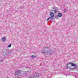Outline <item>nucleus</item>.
Returning <instances> with one entry per match:
<instances>
[{
  "instance_id": "f257e3e1",
  "label": "nucleus",
  "mask_w": 78,
  "mask_h": 78,
  "mask_svg": "<svg viewBox=\"0 0 78 78\" xmlns=\"http://www.w3.org/2000/svg\"><path fill=\"white\" fill-rule=\"evenodd\" d=\"M69 64H71V66H73V67L74 66L76 65L74 64L73 63H72V62H69V63H68L67 64H66V69H68V68H69L68 65H69Z\"/></svg>"
},
{
  "instance_id": "f03ea898",
  "label": "nucleus",
  "mask_w": 78,
  "mask_h": 78,
  "mask_svg": "<svg viewBox=\"0 0 78 78\" xmlns=\"http://www.w3.org/2000/svg\"><path fill=\"white\" fill-rule=\"evenodd\" d=\"M50 15L51 16V17H50V18L52 20H53V17H54V13H53L52 12H51L50 13Z\"/></svg>"
},
{
  "instance_id": "7ed1b4c3",
  "label": "nucleus",
  "mask_w": 78,
  "mask_h": 78,
  "mask_svg": "<svg viewBox=\"0 0 78 78\" xmlns=\"http://www.w3.org/2000/svg\"><path fill=\"white\" fill-rule=\"evenodd\" d=\"M31 76L32 77V78H34V77H36V74H32L31 75Z\"/></svg>"
},
{
  "instance_id": "20e7f679",
  "label": "nucleus",
  "mask_w": 78,
  "mask_h": 78,
  "mask_svg": "<svg viewBox=\"0 0 78 78\" xmlns=\"http://www.w3.org/2000/svg\"><path fill=\"white\" fill-rule=\"evenodd\" d=\"M21 72L20 70H18L16 72V74H17V75H19L20 73H21Z\"/></svg>"
},
{
  "instance_id": "39448f33",
  "label": "nucleus",
  "mask_w": 78,
  "mask_h": 78,
  "mask_svg": "<svg viewBox=\"0 0 78 78\" xmlns=\"http://www.w3.org/2000/svg\"><path fill=\"white\" fill-rule=\"evenodd\" d=\"M58 16L59 17H61L62 16V14L61 13H59L58 14Z\"/></svg>"
},
{
  "instance_id": "423d86ee",
  "label": "nucleus",
  "mask_w": 78,
  "mask_h": 78,
  "mask_svg": "<svg viewBox=\"0 0 78 78\" xmlns=\"http://www.w3.org/2000/svg\"><path fill=\"white\" fill-rule=\"evenodd\" d=\"M6 39L5 38V37H3V38H2V41H5Z\"/></svg>"
},
{
  "instance_id": "0eeeda50",
  "label": "nucleus",
  "mask_w": 78,
  "mask_h": 78,
  "mask_svg": "<svg viewBox=\"0 0 78 78\" xmlns=\"http://www.w3.org/2000/svg\"><path fill=\"white\" fill-rule=\"evenodd\" d=\"M31 57L32 58H36V56L35 55L34 56V55H32Z\"/></svg>"
},
{
  "instance_id": "6e6552de",
  "label": "nucleus",
  "mask_w": 78,
  "mask_h": 78,
  "mask_svg": "<svg viewBox=\"0 0 78 78\" xmlns=\"http://www.w3.org/2000/svg\"><path fill=\"white\" fill-rule=\"evenodd\" d=\"M54 12L55 13H57V11L56 10H55L54 11Z\"/></svg>"
},
{
  "instance_id": "1a4fd4ad",
  "label": "nucleus",
  "mask_w": 78,
  "mask_h": 78,
  "mask_svg": "<svg viewBox=\"0 0 78 78\" xmlns=\"http://www.w3.org/2000/svg\"><path fill=\"white\" fill-rule=\"evenodd\" d=\"M12 45V44H9V47H11Z\"/></svg>"
},
{
  "instance_id": "9d476101",
  "label": "nucleus",
  "mask_w": 78,
  "mask_h": 78,
  "mask_svg": "<svg viewBox=\"0 0 78 78\" xmlns=\"http://www.w3.org/2000/svg\"><path fill=\"white\" fill-rule=\"evenodd\" d=\"M3 60L2 59L0 60V62H2Z\"/></svg>"
},
{
  "instance_id": "9b49d317",
  "label": "nucleus",
  "mask_w": 78,
  "mask_h": 78,
  "mask_svg": "<svg viewBox=\"0 0 78 78\" xmlns=\"http://www.w3.org/2000/svg\"><path fill=\"white\" fill-rule=\"evenodd\" d=\"M75 64V65L74 66H75L74 67H77V66H76V64Z\"/></svg>"
},
{
  "instance_id": "f8f14e48",
  "label": "nucleus",
  "mask_w": 78,
  "mask_h": 78,
  "mask_svg": "<svg viewBox=\"0 0 78 78\" xmlns=\"http://www.w3.org/2000/svg\"><path fill=\"white\" fill-rule=\"evenodd\" d=\"M50 18H48L47 19V20H49Z\"/></svg>"
}]
</instances>
